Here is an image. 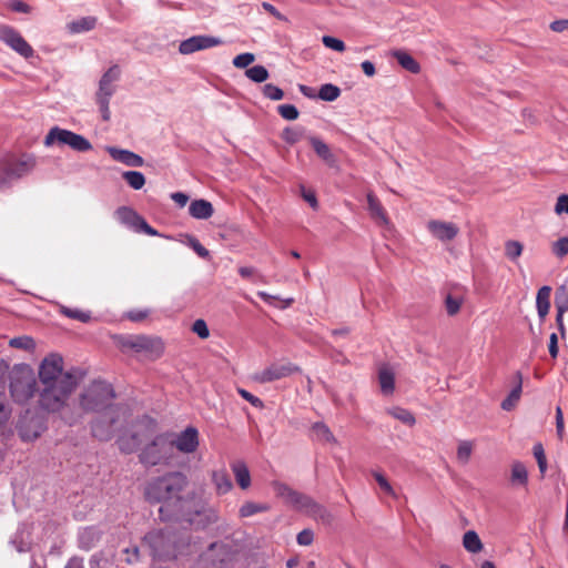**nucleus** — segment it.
Instances as JSON below:
<instances>
[{
  "label": "nucleus",
  "mask_w": 568,
  "mask_h": 568,
  "mask_svg": "<svg viewBox=\"0 0 568 568\" xmlns=\"http://www.w3.org/2000/svg\"><path fill=\"white\" fill-rule=\"evenodd\" d=\"M63 358L58 354L45 356L39 366V390L37 408H28L16 424L17 433L22 442H34L47 430L44 413H61L69 406L72 393L81 382L83 374L79 369L65 371Z\"/></svg>",
  "instance_id": "1"
},
{
  "label": "nucleus",
  "mask_w": 568,
  "mask_h": 568,
  "mask_svg": "<svg viewBox=\"0 0 568 568\" xmlns=\"http://www.w3.org/2000/svg\"><path fill=\"white\" fill-rule=\"evenodd\" d=\"M156 424L153 420H141L135 425L132 434L119 438V448L125 454H131L136 450L142 443L152 439L141 450L139 455L140 462L145 466L170 464L174 457L172 436L169 434L154 436Z\"/></svg>",
  "instance_id": "2"
},
{
  "label": "nucleus",
  "mask_w": 568,
  "mask_h": 568,
  "mask_svg": "<svg viewBox=\"0 0 568 568\" xmlns=\"http://www.w3.org/2000/svg\"><path fill=\"white\" fill-rule=\"evenodd\" d=\"M190 485L189 478L182 471H169L162 476L152 478L144 488L145 499L150 503H162L159 513L162 520L171 519L165 514V507L173 506L178 513L184 504L194 499V491H186Z\"/></svg>",
  "instance_id": "3"
},
{
  "label": "nucleus",
  "mask_w": 568,
  "mask_h": 568,
  "mask_svg": "<svg viewBox=\"0 0 568 568\" xmlns=\"http://www.w3.org/2000/svg\"><path fill=\"white\" fill-rule=\"evenodd\" d=\"M150 548L151 555L161 560H170L184 554V548L189 547L176 532L172 530H152L143 539Z\"/></svg>",
  "instance_id": "4"
},
{
  "label": "nucleus",
  "mask_w": 568,
  "mask_h": 568,
  "mask_svg": "<svg viewBox=\"0 0 568 568\" xmlns=\"http://www.w3.org/2000/svg\"><path fill=\"white\" fill-rule=\"evenodd\" d=\"M113 341L121 352L141 354L152 361L160 358L165 349L163 339L153 335H115Z\"/></svg>",
  "instance_id": "5"
},
{
  "label": "nucleus",
  "mask_w": 568,
  "mask_h": 568,
  "mask_svg": "<svg viewBox=\"0 0 568 568\" xmlns=\"http://www.w3.org/2000/svg\"><path fill=\"white\" fill-rule=\"evenodd\" d=\"M38 390L33 369L29 365L17 364L9 371V392L16 403H28Z\"/></svg>",
  "instance_id": "6"
},
{
  "label": "nucleus",
  "mask_w": 568,
  "mask_h": 568,
  "mask_svg": "<svg viewBox=\"0 0 568 568\" xmlns=\"http://www.w3.org/2000/svg\"><path fill=\"white\" fill-rule=\"evenodd\" d=\"M272 487L276 496L284 499V501L295 509L303 511L316 519H325L328 514L326 509L317 504L311 496L294 490L288 485L282 481H273Z\"/></svg>",
  "instance_id": "7"
},
{
  "label": "nucleus",
  "mask_w": 568,
  "mask_h": 568,
  "mask_svg": "<svg viewBox=\"0 0 568 568\" xmlns=\"http://www.w3.org/2000/svg\"><path fill=\"white\" fill-rule=\"evenodd\" d=\"M114 392L110 384L94 381L80 395V406L84 412H101L114 407L111 402Z\"/></svg>",
  "instance_id": "8"
},
{
  "label": "nucleus",
  "mask_w": 568,
  "mask_h": 568,
  "mask_svg": "<svg viewBox=\"0 0 568 568\" xmlns=\"http://www.w3.org/2000/svg\"><path fill=\"white\" fill-rule=\"evenodd\" d=\"M192 506L184 504L178 513L181 518L195 529H205L219 521V511L206 501L199 499L191 500Z\"/></svg>",
  "instance_id": "9"
},
{
  "label": "nucleus",
  "mask_w": 568,
  "mask_h": 568,
  "mask_svg": "<svg viewBox=\"0 0 568 568\" xmlns=\"http://www.w3.org/2000/svg\"><path fill=\"white\" fill-rule=\"evenodd\" d=\"M37 161L32 154L20 158L9 156L0 160V190L10 185L11 181L21 179L33 171Z\"/></svg>",
  "instance_id": "10"
},
{
  "label": "nucleus",
  "mask_w": 568,
  "mask_h": 568,
  "mask_svg": "<svg viewBox=\"0 0 568 568\" xmlns=\"http://www.w3.org/2000/svg\"><path fill=\"white\" fill-rule=\"evenodd\" d=\"M121 70L119 65L110 67L99 81V89L95 93V102L100 108L104 121L110 119V99L116 90L115 82L120 79Z\"/></svg>",
  "instance_id": "11"
},
{
  "label": "nucleus",
  "mask_w": 568,
  "mask_h": 568,
  "mask_svg": "<svg viewBox=\"0 0 568 568\" xmlns=\"http://www.w3.org/2000/svg\"><path fill=\"white\" fill-rule=\"evenodd\" d=\"M55 142L69 145L72 150L78 152H87L92 149V144L83 135L59 126L50 129L44 138V145L47 146H50Z\"/></svg>",
  "instance_id": "12"
},
{
  "label": "nucleus",
  "mask_w": 568,
  "mask_h": 568,
  "mask_svg": "<svg viewBox=\"0 0 568 568\" xmlns=\"http://www.w3.org/2000/svg\"><path fill=\"white\" fill-rule=\"evenodd\" d=\"M0 41L24 59L32 58L34 54L33 48L13 27L0 26Z\"/></svg>",
  "instance_id": "13"
},
{
  "label": "nucleus",
  "mask_w": 568,
  "mask_h": 568,
  "mask_svg": "<svg viewBox=\"0 0 568 568\" xmlns=\"http://www.w3.org/2000/svg\"><path fill=\"white\" fill-rule=\"evenodd\" d=\"M119 407L106 409L100 417H98L91 427L92 435L99 440H109L114 434V424L119 418Z\"/></svg>",
  "instance_id": "14"
},
{
  "label": "nucleus",
  "mask_w": 568,
  "mask_h": 568,
  "mask_svg": "<svg viewBox=\"0 0 568 568\" xmlns=\"http://www.w3.org/2000/svg\"><path fill=\"white\" fill-rule=\"evenodd\" d=\"M301 368L291 362L273 363L262 372L254 376V379L258 383H272L291 376L294 373H298Z\"/></svg>",
  "instance_id": "15"
},
{
  "label": "nucleus",
  "mask_w": 568,
  "mask_h": 568,
  "mask_svg": "<svg viewBox=\"0 0 568 568\" xmlns=\"http://www.w3.org/2000/svg\"><path fill=\"white\" fill-rule=\"evenodd\" d=\"M223 41L220 38L212 36H193L186 40H183L179 45V52L181 54H192L194 52L206 50L210 48L222 44Z\"/></svg>",
  "instance_id": "16"
},
{
  "label": "nucleus",
  "mask_w": 568,
  "mask_h": 568,
  "mask_svg": "<svg viewBox=\"0 0 568 568\" xmlns=\"http://www.w3.org/2000/svg\"><path fill=\"white\" fill-rule=\"evenodd\" d=\"M173 450L178 449L183 454H192L199 447V432L195 427H186L175 438L172 437Z\"/></svg>",
  "instance_id": "17"
},
{
  "label": "nucleus",
  "mask_w": 568,
  "mask_h": 568,
  "mask_svg": "<svg viewBox=\"0 0 568 568\" xmlns=\"http://www.w3.org/2000/svg\"><path fill=\"white\" fill-rule=\"evenodd\" d=\"M428 232L438 241L448 242L454 240L458 233L459 229L455 223L445 222L439 220H430L427 223Z\"/></svg>",
  "instance_id": "18"
},
{
  "label": "nucleus",
  "mask_w": 568,
  "mask_h": 568,
  "mask_svg": "<svg viewBox=\"0 0 568 568\" xmlns=\"http://www.w3.org/2000/svg\"><path fill=\"white\" fill-rule=\"evenodd\" d=\"M106 150L114 161L121 162L128 166H142L144 163L143 159L132 151L114 146H110Z\"/></svg>",
  "instance_id": "19"
},
{
  "label": "nucleus",
  "mask_w": 568,
  "mask_h": 568,
  "mask_svg": "<svg viewBox=\"0 0 568 568\" xmlns=\"http://www.w3.org/2000/svg\"><path fill=\"white\" fill-rule=\"evenodd\" d=\"M367 206L372 219L377 224L387 225L389 223L385 209L378 197L372 192L367 193Z\"/></svg>",
  "instance_id": "20"
},
{
  "label": "nucleus",
  "mask_w": 568,
  "mask_h": 568,
  "mask_svg": "<svg viewBox=\"0 0 568 568\" xmlns=\"http://www.w3.org/2000/svg\"><path fill=\"white\" fill-rule=\"evenodd\" d=\"M308 142L315 153L329 166L336 165V158L329 146L317 136H308Z\"/></svg>",
  "instance_id": "21"
},
{
  "label": "nucleus",
  "mask_w": 568,
  "mask_h": 568,
  "mask_svg": "<svg viewBox=\"0 0 568 568\" xmlns=\"http://www.w3.org/2000/svg\"><path fill=\"white\" fill-rule=\"evenodd\" d=\"M189 213L194 219L207 220L213 215L214 209L206 200H194L189 206Z\"/></svg>",
  "instance_id": "22"
},
{
  "label": "nucleus",
  "mask_w": 568,
  "mask_h": 568,
  "mask_svg": "<svg viewBox=\"0 0 568 568\" xmlns=\"http://www.w3.org/2000/svg\"><path fill=\"white\" fill-rule=\"evenodd\" d=\"M392 55L397 60L399 65L410 73L417 74L420 72V64L404 50H394Z\"/></svg>",
  "instance_id": "23"
},
{
  "label": "nucleus",
  "mask_w": 568,
  "mask_h": 568,
  "mask_svg": "<svg viewBox=\"0 0 568 568\" xmlns=\"http://www.w3.org/2000/svg\"><path fill=\"white\" fill-rule=\"evenodd\" d=\"M235 480L242 489H247L251 486V475L246 464L237 460L231 465Z\"/></svg>",
  "instance_id": "24"
},
{
  "label": "nucleus",
  "mask_w": 568,
  "mask_h": 568,
  "mask_svg": "<svg viewBox=\"0 0 568 568\" xmlns=\"http://www.w3.org/2000/svg\"><path fill=\"white\" fill-rule=\"evenodd\" d=\"M550 286H542L538 290L536 296L537 312L540 318H545L550 310Z\"/></svg>",
  "instance_id": "25"
},
{
  "label": "nucleus",
  "mask_w": 568,
  "mask_h": 568,
  "mask_svg": "<svg viewBox=\"0 0 568 568\" xmlns=\"http://www.w3.org/2000/svg\"><path fill=\"white\" fill-rule=\"evenodd\" d=\"M212 481L219 495L229 493L233 487L230 476L225 469L214 470L212 473Z\"/></svg>",
  "instance_id": "26"
},
{
  "label": "nucleus",
  "mask_w": 568,
  "mask_h": 568,
  "mask_svg": "<svg viewBox=\"0 0 568 568\" xmlns=\"http://www.w3.org/2000/svg\"><path fill=\"white\" fill-rule=\"evenodd\" d=\"M115 215H116V219L121 223L132 227L133 230L136 229L138 223H139L140 219L142 217L134 210H132L129 206H121V207H119L115 211Z\"/></svg>",
  "instance_id": "27"
},
{
  "label": "nucleus",
  "mask_w": 568,
  "mask_h": 568,
  "mask_svg": "<svg viewBox=\"0 0 568 568\" xmlns=\"http://www.w3.org/2000/svg\"><path fill=\"white\" fill-rule=\"evenodd\" d=\"M463 546L470 554H478L484 545L475 530H467L463 536Z\"/></svg>",
  "instance_id": "28"
},
{
  "label": "nucleus",
  "mask_w": 568,
  "mask_h": 568,
  "mask_svg": "<svg viewBox=\"0 0 568 568\" xmlns=\"http://www.w3.org/2000/svg\"><path fill=\"white\" fill-rule=\"evenodd\" d=\"M101 538V534L94 527H87L80 531L79 542L83 548L93 547Z\"/></svg>",
  "instance_id": "29"
},
{
  "label": "nucleus",
  "mask_w": 568,
  "mask_h": 568,
  "mask_svg": "<svg viewBox=\"0 0 568 568\" xmlns=\"http://www.w3.org/2000/svg\"><path fill=\"white\" fill-rule=\"evenodd\" d=\"M378 381H379L381 389L385 395H389L394 392L395 376H394V373L389 368L383 367L379 369Z\"/></svg>",
  "instance_id": "30"
},
{
  "label": "nucleus",
  "mask_w": 568,
  "mask_h": 568,
  "mask_svg": "<svg viewBox=\"0 0 568 568\" xmlns=\"http://www.w3.org/2000/svg\"><path fill=\"white\" fill-rule=\"evenodd\" d=\"M312 432L316 440L322 443L336 444V438L334 437L328 426L324 423H315L312 426Z\"/></svg>",
  "instance_id": "31"
},
{
  "label": "nucleus",
  "mask_w": 568,
  "mask_h": 568,
  "mask_svg": "<svg viewBox=\"0 0 568 568\" xmlns=\"http://www.w3.org/2000/svg\"><path fill=\"white\" fill-rule=\"evenodd\" d=\"M270 509V506L267 504H257L253 501H246L244 503L240 510L239 516L241 518L251 517L253 515H256L258 513H265Z\"/></svg>",
  "instance_id": "32"
},
{
  "label": "nucleus",
  "mask_w": 568,
  "mask_h": 568,
  "mask_svg": "<svg viewBox=\"0 0 568 568\" xmlns=\"http://www.w3.org/2000/svg\"><path fill=\"white\" fill-rule=\"evenodd\" d=\"M97 19L93 17H84L69 24V28L74 33L90 31L95 27Z\"/></svg>",
  "instance_id": "33"
},
{
  "label": "nucleus",
  "mask_w": 568,
  "mask_h": 568,
  "mask_svg": "<svg viewBox=\"0 0 568 568\" xmlns=\"http://www.w3.org/2000/svg\"><path fill=\"white\" fill-rule=\"evenodd\" d=\"M341 95V89L332 83L323 84L320 88L317 97L327 102L335 101Z\"/></svg>",
  "instance_id": "34"
},
{
  "label": "nucleus",
  "mask_w": 568,
  "mask_h": 568,
  "mask_svg": "<svg viewBox=\"0 0 568 568\" xmlns=\"http://www.w3.org/2000/svg\"><path fill=\"white\" fill-rule=\"evenodd\" d=\"M122 178L134 190H141L145 184L144 175L139 171H125Z\"/></svg>",
  "instance_id": "35"
},
{
  "label": "nucleus",
  "mask_w": 568,
  "mask_h": 568,
  "mask_svg": "<svg viewBox=\"0 0 568 568\" xmlns=\"http://www.w3.org/2000/svg\"><path fill=\"white\" fill-rule=\"evenodd\" d=\"M464 303V298L460 295L448 294L445 298V308L449 316H454L459 313L460 307Z\"/></svg>",
  "instance_id": "36"
},
{
  "label": "nucleus",
  "mask_w": 568,
  "mask_h": 568,
  "mask_svg": "<svg viewBox=\"0 0 568 568\" xmlns=\"http://www.w3.org/2000/svg\"><path fill=\"white\" fill-rule=\"evenodd\" d=\"M245 75L256 83L264 82L270 77L267 69L263 65H254L250 69H246Z\"/></svg>",
  "instance_id": "37"
},
{
  "label": "nucleus",
  "mask_w": 568,
  "mask_h": 568,
  "mask_svg": "<svg viewBox=\"0 0 568 568\" xmlns=\"http://www.w3.org/2000/svg\"><path fill=\"white\" fill-rule=\"evenodd\" d=\"M60 313L69 318L77 320L82 323H88L91 320L90 312H85V311L78 310V308H70L67 306H61Z\"/></svg>",
  "instance_id": "38"
},
{
  "label": "nucleus",
  "mask_w": 568,
  "mask_h": 568,
  "mask_svg": "<svg viewBox=\"0 0 568 568\" xmlns=\"http://www.w3.org/2000/svg\"><path fill=\"white\" fill-rule=\"evenodd\" d=\"M388 414L408 426H413L416 422L414 415L409 410L402 407H394L388 410Z\"/></svg>",
  "instance_id": "39"
},
{
  "label": "nucleus",
  "mask_w": 568,
  "mask_h": 568,
  "mask_svg": "<svg viewBox=\"0 0 568 568\" xmlns=\"http://www.w3.org/2000/svg\"><path fill=\"white\" fill-rule=\"evenodd\" d=\"M523 250L524 246L518 241L510 240L505 243V255L511 261L517 260L521 255Z\"/></svg>",
  "instance_id": "40"
},
{
  "label": "nucleus",
  "mask_w": 568,
  "mask_h": 568,
  "mask_svg": "<svg viewBox=\"0 0 568 568\" xmlns=\"http://www.w3.org/2000/svg\"><path fill=\"white\" fill-rule=\"evenodd\" d=\"M528 474L526 467L521 463H515L511 467V480L520 485H526Z\"/></svg>",
  "instance_id": "41"
},
{
  "label": "nucleus",
  "mask_w": 568,
  "mask_h": 568,
  "mask_svg": "<svg viewBox=\"0 0 568 568\" xmlns=\"http://www.w3.org/2000/svg\"><path fill=\"white\" fill-rule=\"evenodd\" d=\"M304 130L301 128H286L282 133V139L288 144H295L303 138Z\"/></svg>",
  "instance_id": "42"
},
{
  "label": "nucleus",
  "mask_w": 568,
  "mask_h": 568,
  "mask_svg": "<svg viewBox=\"0 0 568 568\" xmlns=\"http://www.w3.org/2000/svg\"><path fill=\"white\" fill-rule=\"evenodd\" d=\"M521 394V385L519 384L517 387H515L510 394L501 402V408L504 410H511L516 404L518 403Z\"/></svg>",
  "instance_id": "43"
},
{
  "label": "nucleus",
  "mask_w": 568,
  "mask_h": 568,
  "mask_svg": "<svg viewBox=\"0 0 568 568\" xmlns=\"http://www.w3.org/2000/svg\"><path fill=\"white\" fill-rule=\"evenodd\" d=\"M473 452V445L470 442L463 440L459 443L457 448V459L462 464H467Z\"/></svg>",
  "instance_id": "44"
},
{
  "label": "nucleus",
  "mask_w": 568,
  "mask_h": 568,
  "mask_svg": "<svg viewBox=\"0 0 568 568\" xmlns=\"http://www.w3.org/2000/svg\"><path fill=\"white\" fill-rule=\"evenodd\" d=\"M9 345L14 348L31 351L34 348V341L29 336H19L11 338Z\"/></svg>",
  "instance_id": "45"
},
{
  "label": "nucleus",
  "mask_w": 568,
  "mask_h": 568,
  "mask_svg": "<svg viewBox=\"0 0 568 568\" xmlns=\"http://www.w3.org/2000/svg\"><path fill=\"white\" fill-rule=\"evenodd\" d=\"M532 452H534V456L537 460L538 468H539L541 475H544L547 470V459H546V455H545L542 445L540 443L536 444L532 448Z\"/></svg>",
  "instance_id": "46"
},
{
  "label": "nucleus",
  "mask_w": 568,
  "mask_h": 568,
  "mask_svg": "<svg viewBox=\"0 0 568 568\" xmlns=\"http://www.w3.org/2000/svg\"><path fill=\"white\" fill-rule=\"evenodd\" d=\"M278 114L285 120H296L298 118V110L293 104H281L277 106Z\"/></svg>",
  "instance_id": "47"
},
{
  "label": "nucleus",
  "mask_w": 568,
  "mask_h": 568,
  "mask_svg": "<svg viewBox=\"0 0 568 568\" xmlns=\"http://www.w3.org/2000/svg\"><path fill=\"white\" fill-rule=\"evenodd\" d=\"M263 94L273 101L282 100L284 97L283 90L272 83H267L263 87Z\"/></svg>",
  "instance_id": "48"
},
{
  "label": "nucleus",
  "mask_w": 568,
  "mask_h": 568,
  "mask_svg": "<svg viewBox=\"0 0 568 568\" xmlns=\"http://www.w3.org/2000/svg\"><path fill=\"white\" fill-rule=\"evenodd\" d=\"M551 251L557 257H564L568 254V236H564L555 241Z\"/></svg>",
  "instance_id": "49"
},
{
  "label": "nucleus",
  "mask_w": 568,
  "mask_h": 568,
  "mask_svg": "<svg viewBox=\"0 0 568 568\" xmlns=\"http://www.w3.org/2000/svg\"><path fill=\"white\" fill-rule=\"evenodd\" d=\"M255 55L250 52L241 53L233 59V65L237 69H244L253 63Z\"/></svg>",
  "instance_id": "50"
},
{
  "label": "nucleus",
  "mask_w": 568,
  "mask_h": 568,
  "mask_svg": "<svg viewBox=\"0 0 568 568\" xmlns=\"http://www.w3.org/2000/svg\"><path fill=\"white\" fill-rule=\"evenodd\" d=\"M150 315V310L134 308L124 314V317L131 322L139 323L144 321Z\"/></svg>",
  "instance_id": "51"
},
{
  "label": "nucleus",
  "mask_w": 568,
  "mask_h": 568,
  "mask_svg": "<svg viewBox=\"0 0 568 568\" xmlns=\"http://www.w3.org/2000/svg\"><path fill=\"white\" fill-rule=\"evenodd\" d=\"M322 41L326 48H329L337 52H344L346 49L345 43L342 40L331 36H324Z\"/></svg>",
  "instance_id": "52"
},
{
  "label": "nucleus",
  "mask_w": 568,
  "mask_h": 568,
  "mask_svg": "<svg viewBox=\"0 0 568 568\" xmlns=\"http://www.w3.org/2000/svg\"><path fill=\"white\" fill-rule=\"evenodd\" d=\"M192 332L195 333L202 339H205L210 336L207 324L202 318L194 321L192 325Z\"/></svg>",
  "instance_id": "53"
},
{
  "label": "nucleus",
  "mask_w": 568,
  "mask_h": 568,
  "mask_svg": "<svg viewBox=\"0 0 568 568\" xmlns=\"http://www.w3.org/2000/svg\"><path fill=\"white\" fill-rule=\"evenodd\" d=\"M373 476L384 493L395 497V491H394L393 487L390 486L387 478L383 474L375 471V473H373Z\"/></svg>",
  "instance_id": "54"
},
{
  "label": "nucleus",
  "mask_w": 568,
  "mask_h": 568,
  "mask_svg": "<svg viewBox=\"0 0 568 568\" xmlns=\"http://www.w3.org/2000/svg\"><path fill=\"white\" fill-rule=\"evenodd\" d=\"M123 558L121 559L126 565H133L138 561L139 558V548L132 547L126 548L122 551Z\"/></svg>",
  "instance_id": "55"
},
{
  "label": "nucleus",
  "mask_w": 568,
  "mask_h": 568,
  "mask_svg": "<svg viewBox=\"0 0 568 568\" xmlns=\"http://www.w3.org/2000/svg\"><path fill=\"white\" fill-rule=\"evenodd\" d=\"M556 214L560 215L562 213L568 214V195L561 194L558 196L556 205H555Z\"/></svg>",
  "instance_id": "56"
},
{
  "label": "nucleus",
  "mask_w": 568,
  "mask_h": 568,
  "mask_svg": "<svg viewBox=\"0 0 568 568\" xmlns=\"http://www.w3.org/2000/svg\"><path fill=\"white\" fill-rule=\"evenodd\" d=\"M237 393L242 396V398H244L245 400L251 403L254 407H262L263 406V402L258 397H256L253 394H251L250 392H247V390H245L243 388H239Z\"/></svg>",
  "instance_id": "57"
},
{
  "label": "nucleus",
  "mask_w": 568,
  "mask_h": 568,
  "mask_svg": "<svg viewBox=\"0 0 568 568\" xmlns=\"http://www.w3.org/2000/svg\"><path fill=\"white\" fill-rule=\"evenodd\" d=\"M314 534L311 529H304L297 535V542L302 546H308L313 542Z\"/></svg>",
  "instance_id": "58"
},
{
  "label": "nucleus",
  "mask_w": 568,
  "mask_h": 568,
  "mask_svg": "<svg viewBox=\"0 0 568 568\" xmlns=\"http://www.w3.org/2000/svg\"><path fill=\"white\" fill-rule=\"evenodd\" d=\"M9 8L14 12H21V13H30L31 7L21 1V0H13L9 3Z\"/></svg>",
  "instance_id": "59"
},
{
  "label": "nucleus",
  "mask_w": 568,
  "mask_h": 568,
  "mask_svg": "<svg viewBox=\"0 0 568 568\" xmlns=\"http://www.w3.org/2000/svg\"><path fill=\"white\" fill-rule=\"evenodd\" d=\"M134 231L144 232L145 234L151 236L158 235V232L151 225H149L143 217L140 219L138 226Z\"/></svg>",
  "instance_id": "60"
},
{
  "label": "nucleus",
  "mask_w": 568,
  "mask_h": 568,
  "mask_svg": "<svg viewBox=\"0 0 568 568\" xmlns=\"http://www.w3.org/2000/svg\"><path fill=\"white\" fill-rule=\"evenodd\" d=\"M191 246L199 256L203 258H207L210 256V252L196 239L191 240Z\"/></svg>",
  "instance_id": "61"
},
{
  "label": "nucleus",
  "mask_w": 568,
  "mask_h": 568,
  "mask_svg": "<svg viewBox=\"0 0 568 568\" xmlns=\"http://www.w3.org/2000/svg\"><path fill=\"white\" fill-rule=\"evenodd\" d=\"M549 354L552 358H556L558 356V337L556 333H552L549 337V345H548Z\"/></svg>",
  "instance_id": "62"
},
{
  "label": "nucleus",
  "mask_w": 568,
  "mask_h": 568,
  "mask_svg": "<svg viewBox=\"0 0 568 568\" xmlns=\"http://www.w3.org/2000/svg\"><path fill=\"white\" fill-rule=\"evenodd\" d=\"M303 199L313 207L317 209V199L314 192L306 191L304 186L301 187Z\"/></svg>",
  "instance_id": "63"
},
{
  "label": "nucleus",
  "mask_w": 568,
  "mask_h": 568,
  "mask_svg": "<svg viewBox=\"0 0 568 568\" xmlns=\"http://www.w3.org/2000/svg\"><path fill=\"white\" fill-rule=\"evenodd\" d=\"M550 29L554 32H564L568 30V19L555 20L550 23Z\"/></svg>",
  "instance_id": "64"
}]
</instances>
